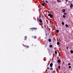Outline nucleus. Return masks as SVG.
<instances>
[{"instance_id": "obj_31", "label": "nucleus", "mask_w": 73, "mask_h": 73, "mask_svg": "<svg viewBox=\"0 0 73 73\" xmlns=\"http://www.w3.org/2000/svg\"><path fill=\"white\" fill-rule=\"evenodd\" d=\"M59 0H58L57 1V2H59Z\"/></svg>"}, {"instance_id": "obj_14", "label": "nucleus", "mask_w": 73, "mask_h": 73, "mask_svg": "<svg viewBox=\"0 0 73 73\" xmlns=\"http://www.w3.org/2000/svg\"><path fill=\"white\" fill-rule=\"evenodd\" d=\"M49 42H51V39H48Z\"/></svg>"}, {"instance_id": "obj_29", "label": "nucleus", "mask_w": 73, "mask_h": 73, "mask_svg": "<svg viewBox=\"0 0 73 73\" xmlns=\"http://www.w3.org/2000/svg\"><path fill=\"white\" fill-rule=\"evenodd\" d=\"M66 2H68V0H66Z\"/></svg>"}, {"instance_id": "obj_26", "label": "nucleus", "mask_w": 73, "mask_h": 73, "mask_svg": "<svg viewBox=\"0 0 73 73\" xmlns=\"http://www.w3.org/2000/svg\"><path fill=\"white\" fill-rule=\"evenodd\" d=\"M50 70H53V68H50Z\"/></svg>"}, {"instance_id": "obj_28", "label": "nucleus", "mask_w": 73, "mask_h": 73, "mask_svg": "<svg viewBox=\"0 0 73 73\" xmlns=\"http://www.w3.org/2000/svg\"><path fill=\"white\" fill-rule=\"evenodd\" d=\"M68 65H70V63H68Z\"/></svg>"}, {"instance_id": "obj_13", "label": "nucleus", "mask_w": 73, "mask_h": 73, "mask_svg": "<svg viewBox=\"0 0 73 73\" xmlns=\"http://www.w3.org/2000/svg\"><path fill=\"white\" fill-rule=\"evenodd\" d=\"M56 33H58L59 32V30H56Z\"/></svg>"}, {"instance_id": "obj_30", "label": "nucleus", "mask_w": 73, "mask_h": 73, "mask_svg": "<svg viewBox=\"0 0 73 73\" xmlns=\"http://www.w3.org/2000/svg\"><path fill=\"white\" fill-rule=\"evenodd\" d=\"M47 69H49V67H48L47 68Z\"/></svg>"}, {"instance_id": "obj_33", "label": "nucleus", "mask_w": 73, "mask_h": 73, "mask_svg": "<svg viewBox=\"0 0 73 73\" xmlns=\"http://www.w3.org/2000/svg\"><path fill=\"white\" fill-rule=\"evenodd\" d=\"M60 2H61V1H59V3H60Z\"/></svg>"}, {"instance_id": "obj_8", "label": "nucleus", "mask_w": 73, "mask_h": 73, "mask_svg": "<svg viewBox=\"0 0 73 73\" xmlns=\"http://www.w3.org/2000/svg\"><path fill=\"white\" fill-rule=\"evenodd\" d=\"M66 27V28H68V27H69V26L68 24H66L65 25Z\"/></svg>"}, {"instance_id": "obj_24", "label": "nucleus", "mask_w": 73, "mask_h": 73, "mask_svg": "<svg viewBox=\"0 0 73 73\" xmlns=\"http://www.w3.org/2000/svg\"><path fill=\"white\" fill-rule=\"evenodd\" d=\"M45 2L46 3H48V1H46Z\"/></svg>"}, {"instance_id": "obj_11", "label": "nucleus", "mask_w": 73, "mask_h": 73, "mask_svg": "<svg viewBox=\"0 0 73 73\" xmlns=\"http://www.w3.org/2000/svg\"><path fill=\"white\" fill-rule=\"evenodd\" d=\"M62 12L64 13L65 12V9H63L62 10Z\"/></svg>"}, {"instance_id": "obj_12", "label": "nucleus", "mask_w": 73, "mask_h": 73, "mask_svg": "<svg viewBox=\"0 0 73 73\" xmlns=\"http://www.w3.org/2000/svg\"><path fill=\"white\" fill-rule=\"evenodd\" d=\"M62 17L63 18H65L66 16L65 15H64L62 16Z\"/></svg>"}, {"instance_id": "obj_22", "label": "nucleus", "mask_w": 73, "mask_h": 73, "mask_svg": "<svg viewBox=\"0 0 73 73\" xmlns=\"http://www.w3.org/2000/svg\"><path fill=\"white\" fill-rule=\"evenodd\" d=\"M55 54H57V51H55Z\"/></svg>"}, {"instance_id": "obj_3", "label": "nucleus", "mask_w": 73, "mask_h": 73, "mask_svg": "<svg viewBox=\"0 0 73 73\" xmlns=\"http://www.w3.org/2000/svg\"><path fill=\"white\" fill-rule=\"evenodd\" d=\"M73 6V4H72V3H71L70 5V8H72V7Z\"/></svg>"}, {"instance_id": "obj_32", "label": "nucleus", "mask_w": 73, "mask_h": 73, "mask_svg": "<svg viewBox=\"0 0 73 73\" xmlns=\"http://www.w3.org/2000/svg\"><path fill=\"white\" fill-rule=\"evenodd\" d=\"M46 27V25H44V27Z\"/></svg>"}, {"instance_id": "obj_34", "label": "nucleus", "mask_w": 73, "mask_h": 73, "mask_svg": "<svg viewBox=\"0 0 73 73\" xmlns=\"http://www.w3.org/2000/svg\"><path fill=\"white\" fill-rule=\"evenodd\" d=\"M47 66H48V65H47Z\"/></svg>"}, {"instance_id": "obj_10", "label": "nucleus", "mask_w": 73, "mask_h": 73, "mask_svg": "<svg viewBox=\"0 0 73 73\" xmlns=\"http://www.w3.org/2000/svg\"><path fill=\"white\" fill-rule=\"evenodd\" d=\"M70 52H71V53L72 54H73V50H71V51H70Z\"/></svg>"}, {"instance_id": "obj_6", "label": "nucleus", "mask_w": 73, "mask_h": 73, "mask_svg": "<svg viewBox=\"0 0 73 73\" xmlns=\"http://www.w3.org/2000/svg\"><path fill=\"white\" fill-rule=\"evenodd\" d=\"M39 22H40V23H42V20L41 19H40L39 20Z\"/></svg>"}, {"instance_id": "obj_25", "label": "nucleus", "mask_w": 73, "mask_h": 73, "mask_svg": "<svg viewBox=\"0 0 73 73\" xmlns=\"http://www.w3.org/2000/svg\"><path fill=\"white\" fill-rule=\"evenodd\" d=\"M50 48H52V45H50Z\"/></svg>"}, {"instance_id": "obj_1", "label": "nucleus", "mask_w": 73, "mask_h": 73, "mask_svg": "<svg viewBox=\"0 0 73 73\" xmlns=\"http://www.w3.org/2000/svg\"><path fill=\"white\" fill-rule=\"evenodd\" d=\"M37 29V28H31L30 29L31 30H30V31H33V30L34 29V30H35V29Z\"/></svg>"}, {"instance_id": "obj_20", "label": "nucleus", "mask_w": 73, "mask_h": 73, "mask_svg": "<svg viewBox=\"0 0 73 73\" xmlns=\"http://www.w3.org/2000/svg\"><path fill=\"white\" fill-rule=\"evenodd\" d=\"M66 14H67V13H66L65 12H64V15H66Z\"/></svg>"}, {"instance_id": "obj_23", "label": "nucleus", "mask_w": 73, "mask_h": 73, "mask_svg": "<svg viewBox=\"0 0 73 73\" xmlns=\"http://www.w3.org/2000/svg\"><path fill=\"white\" fill-rule=\"evenodd\" d=\"M26 47V48H29V46H25Z\"/></svg>"}, {"instance_id": "obj_9", "label": "nucleus", "mask_w": 73, "mask_h": 73, "mask_svg": "<svg viewBox=\"0 0 73 73\" xmlns=\"http://www.w3.org/2000/svg\"><path fill=\"white\" fill-rule=\"evenodd\" d=\"M40 19H39V18H38V17H37V21L38 22V21H39V20Z\"/></svg>"}, {"instance_id": "obj_4", "label": "nucleus", "mask_w": 73, "mask_h": 73, "mask_svg": "<svg viewBox=\"0 0 73 73\" xmlns=\"http://www.w3.org/2000/svg\"><path fill=\"white\" fill-rule=\"evenodd\" d=\"M53 63H51L50 64V66L51 67V68H52V66H53Z\"/></svg>"}, {"instance_id": "obj_18", "label": "nucleus", "mask_w": 73, "mask_h": 73, "mask_svg": "<svg viewBox=\"0 0 73 73\" xmlns=\"http://www.w3.org/2000/svg\"><path fill=\"white\" fill-rule=\"evenodd\" d=\"M42 6H44V5H45L44 4V3H42V4H41Z\"/></svg>"}, {"instance_id": "obj_19", "label": "nucleus", "mask_w": 73, "mask_h": 73, "mask_svg": "<svg viewBox=\"0 0 73 73\" xmlns=\"http://www.w3.org/2000/svg\"><path fill=\"white\" fill-rule=\"evenodd\" d=\"M58 68H59V69H60V66H58Z\"/></svg>"}, {"instance_id": "obj_7", "label": "nucleus", "mask_w": 73, "mask_h": 73, "mask_svg": "<svg viewBox=\"0 0 73 73\" xmlns=\"http://www.w3.org/2000/svg\"><path fill=\"white\" fill-rule=\"evenodd\" d=\"M27 36H25V38L24 39V40H27Z\"/></svg>"}, {"instance_id": "obj_2", "label": "nucleus", "mask_w": 73, "mask_h": 73, "mask_svg": "<svg viewBox=\"0 0 73 73\" xmlns=\"http://www.w3.org/2000/svg\"><path fill=\"white\" fill-rule=\"evenodd\" d=\"M48 16H50V18H52L53 17V15L52 14H49L48 15Z\"/></svg>"}, {"instance_id": "obj_16", "label": "nucleus", "mask_w": 73, "mask_h": 73, "mask_svg": "<svg viewBox=\"0 0 73 73\" xmlns=\"http://www.w3.org/2000/svg\"><path fill=\"white\" fill-rule=\"evenodd\" d=\"M62 25H64V24H65V23H64V22H62Z\"/></svg>"}, {"instance_id": "obj_21", "label": "nucleus", "mask_w": 73, "mask_h": 73, "mask_svg": "<svg viewBox=\"0 0 73 73\" xmlns=\"http://www.w3.org/2000/svg\"><path fill=\"white\" fill-rule=\"evenodd\" d=\"M52 73H56V71L55 70H54L52 71Z\"/></svg>"}, {"instance_id": "obj_5", "label": "nucleus", "mask_w": 73, "mask_h": 73, "mask_svg": "<svg viewBox=\"0 0 73 73\" xmlns=\"http://www.w3.org/2000/svg\"><path fill=\"white\" fill-rule=\"evenodd\" d=\"M57 62L59 63H60V62H61V60L60 59H58L57 60Z\"/></svg>"}, {"instance_id": "obj_17", "label": "nucleus", "mask_w": 73, "mask_h": 73, "mask_svg": "<svg viewBox=\"0 0 73 73\" xmlns=\"http://www.w3.org/2000/svg\"><path fill=\"white\" fill-rule=\"evenodd\" d=\"M57 44L58 45H59L60 44V42H58L57 43Z\"/></svg>"}, {"instance_id": "obj_27", "label": "nucleus", "mask_w": 73, "mask_h": 73, "mask_svg": "<svg viewBox=\"0 0 73 73\" xmlns=\"http://www.w3.org/2000/svg\"><path fill=\"white\" fill-rule=\"evenodd\" d=\"M69 68H71V66H69Z\"/></svg>"}, {"instance_id": "obj_15", "label": "nucleus", "mask_w": 73, "mask_h": 73, "mask_svg": "<svg viewBox=\"0 0 73 73\" xmlns=\"http://www.w3.org/2000/svg\"><path fill=\"white\" fill-rule=\"evenodd\" d=\"M34 38H35V39H36V38H37V36H34Z\"/></svg>"}]
</instances>
